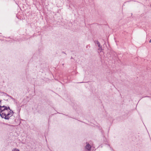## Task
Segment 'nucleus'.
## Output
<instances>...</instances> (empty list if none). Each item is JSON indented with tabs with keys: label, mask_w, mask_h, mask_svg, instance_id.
Returning <instances> with one entry per match:
<instances>
[{
	"label": "nucleus",
	"mask_w": 151,
	"mask_h": 151,
	"mask_svg": "<svg viewBox=\"0 0 151 151\" xmlns=\"http://www.w3.org/2000/svg\"><path fill=\"white\" fill-rule=\"evenodd\" d=\"M13 112L9 107L3 106L0 114L1 117L5 119H8L13 114Z\"/></svg>",
	"instance_id": "obj_1"
},
{
	"label": "nucleus",
	"mask_w": 151,
	"mask_h": 151,
	"mask_svg": "<svg viewBox=\"0 0 151 151\" xmlns=\"http://www.w3.org/2000/svg\"><path fill=\"white\" fill-rule=\"evenodd\" d=\"M86 148L88 150H90L91 147L89 144H87V145L86 146Z\"/></svg>",
	"instance_id": "obj_2"
},
{
	"label": "nucleus",
	"mask_w": 151,
	"mask_h": 151,
	"mask_svg": "<svg viewBox=\"0 0 151 151\" xmlns=\"http://www.w3.org/2000/svg\"><path fill=\"white\" fill-rule=\"evenodd\" d=\"M99 48L98 49L99 52H101V50H102L101 46L100 45L99 47Z\"/></svg>",
	"instance_id": "obj_3"
},
{
	"label": "nucleus",
	"mask_w": 151,
	"mask_h": 151,
	"mask_svg": "<svg viewBox=\"0 0 151 151\" xmlns=\"http://www.w3.org/2000/svg\"><path fill=\"white\" fill-rule=\"evenodd\" d=\"M95 43L98 45V47H99L100 45V43L98 41H96L95 42Z\"/></svg>",
	"instance_id": "obj_4"
},
{
	"label": "nucleus",
	"mask_w": 151,
	"mask_h": 151,
	"mask_svg": "<svg viewBox=\"0 0 151 151\" xmlns=\"http://www.w3.org/2000/svg\"><path fill=\"white\" fill-rule=\"evenodd\" d=\"M12 151H19V150L17 149L16 148L14 149Z\"/></svg>",
	"instance_id": "obj_5"
},
{
	"label": "nucleus",
	"mask_w": 151,
	"mask_h": 151,
	"mask_svg": "<svg viewBox=\"0 0 151 151\" xmlns=\"http://www.w3.org/2000/svg\"><path fill=\"white\" fill-rule=\"evenodd\" d=\"M11 97V99H12L13 100H14V98H12V97Z\"/></svg>",
	"instance_id": "obj_6"
},
{
	"label": "nucleus",
	"mask_w": 151,
	"mask_h": 151,
	"mask_svg": "<svg viewBox=\"0 0 151 151\" xmlns=\"http://www.w3.org/2000/svg\"><path fill=\"white\" fill-rule=\"evenodd\" d=\"M149 42H151V39L149 41Z\"/></svg>",
	"instance_id": "obj_7"
}]
</instances>
